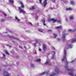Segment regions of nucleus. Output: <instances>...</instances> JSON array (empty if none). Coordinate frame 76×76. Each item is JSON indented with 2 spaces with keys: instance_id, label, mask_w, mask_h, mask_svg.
I'll return each instance as SVG.
<instances>
[{
  "instance_id": "nucleus-1",
  "label": "nucleus",
  "mask_w": 76,
  "mask_h": 76,
  "mask_svg": "<svg viewBox=\"0 0 76 76\" xmlns=\"http://www.w3.org/2000/svg\"><path fill=\"white\" fill-rule=\"evenodd\" d=\"M66 49H64L63 58L62 59V61H64V60L65 63V67L68 71V74L71 76H73L74 75L73 74V72L74 71V69H68V62L66 59Z\"/></svg>"
},
{
  "instance_id": "nucleus-2",
  "label": "nucleus",
  "mask_w": 76,
  "mask_h": 76,
  "mask_svg": "<svg viewBox=\"0 0 76 76\" xmlns=\"http://www.w3.org/2000/svg\"><path fill=\"white\" fill-rule=\"evenodd\" d=\"M18 3L21 5V7H18V9L20 11V12L22 13H23V14L26 13L25 11L23 10V8L24 7V6L22 2H18Z\"/></svg>"
},
{
  "instance_id": "nucleus-3",
  "label": "nucleus",
  "mask_w": 76,
  "mask_h": 76,
  "mask_svg": "<svg viewBox=\"0 0 76 76\" xmlns=\"http://www.w3.org/2000/svg\"><path fill=\"white\" fill-rule=\"evenodd\" d=\"M54 71L56 72V73H54L52 74L50 76H56L57 74H58L59 73H61V72L60 71L58 67H56V68L54 69Z\"/></svg>"
},
{
  "instance_id": "nucleus-4",
  "label": "nucleus",
  "mask_w": 76,
  "mask_h": 76,
  "mask_svg": "<svg viewBox=\"0 0 76 76\" xmlns=\"http://www.w3.org/2000/svg\"><path fill=\"white\" fill-rule=\"evenodd\" d=\"M52 21H53V22H56L57 21L59 23H60L61 22L60 20H56L54 19L49 18V19H48V22H50Z\"/></svg>"
},
{
  "instance_id": "nucleus-5",
  "label": "nucleus",
  "mask_w": 76,
  "mask_h": 76,
  "mask_svg": "<svg viewBox=\"0 0 76 76\" xmlns=\"http://www.w3.org/2000/svg\"><path fill=\"white\" fill-rule=\"evenodd\" d=\"M35 41L36 42V43H33V45L35 46H36L37 43H38V44L39 45H40V43H39V42H38L39 41L38 39H35Z\"/></svg>"
},
{
  "instance_id": "nucleus-6",
  "label": "nucleus",
  "mask_w": 76,
  "mask_h": 76,
  "mask_svg": "<svg viewBox=\"0 0 76 76\" xmlns=\"http://www.w3.org/2000/svg\"><path fill=\"white\" fill-rule=\"evenodd\" d=\"M7 37L10 38H12V39H16V40H19V39L17 38V37H11V36H10V35H7Z\"/></svg>"
},
{
  "instance_id": "nucleus-7",
  "label": "nucleus",
  "mask_w": 76,
  "mask_h": 76,
  "mask_svg": "<svg viewBox=\"0 0 76 76\" xmlns=\"http://www.w3.org/2000/svg\"><path fill=\"white\" fill-rule=\"evenodd\" d=\"M67 35V34H64V33H63L62 37L63 39V41H65L66 40V39H65L66 36Z\"/></svg>"
},
{
  "instance_id": "nucleus-8",
  "label": "nucleus",
  "mask_w": 76,
  "mask_h": 76,
  "mask_svg": "<svg viewBox=\"0 0 76 76\" xmlns=\"http://www.w3.org/2000/svg\"><path fill=\"white\" fill-rule=\"evenodd\" d=\"M48 72H46V71H45V72H43L42 73H41L39 74L38 75V76H42V75H44L45 74H48Z\"/></svg>"
},
{
  "instance_id": "nucleus-9",
  "label": "nucleus",
  "mask_w": 76,
  "mask_h": 76,
  "mask_svg": "<svg viewBox=\"0 0 76 76\" xmlns=\"http://www.w3.org/2000/svg\"><path fill=\"white\" fill-rule=\"evenodd\" d=\"M3 75L4 76H10V74H9V73L7 71H4V72Z\"/></svg>"
},
{
  "instance_id": "nucleus-10",
  "label": "nucleus",
  "mask_w": 76,
  "mask_h": 76,
  "mask_svg": "<svg viewBox=\"0 0 76 76\" xmlns=\"http://www.w3.org/2000/svg\"><path fill=\"white\" fill-rule=\"evenodd\" d=\"M45 64H48V65H51V63H50V61L48 60L47 59L45 62Z\"/></svg>"
},
{
  "instance_id": "nucleus-11",
  "label": "nucleus",
  "mask_w": 76,
  "mask_h": 76,
  "mask_svg": "<svg viewBox=\"0 0 76 76\" xmlns=\"http://www.w3.org/2000/svg\"><path fill=\"white\" fill-rule=\"evenodd\" d=\"M47 0H45L43 2V6L44 7H45L46 6V4H47Z\"/></svg>"
},
{
  "instance_id": "nucleus-12",
  "label": "nucleus",
  "mask_w": 76,
  "mask_h": 76,
  "mask_svg": "<svg viewBox=\"0 0 76 76\" xmlns=\"http://www.w3.org/2000/svg\"><path fill=\"white\" fill-rule=\"evenodd\" d=\"M52 54H53V55L52 57V59H53V58H54V57L55 56V54L56 53V52H52Z\"/></svg>"
},
{
  "instance_id": "nucleus-13",
  "label": "nucleus",
  "mask_w": 76,
  "mask_h": 76,
  "mask_svg": "<svg viewBox=\"0 0 76 76\" xmlns=\"http://www.w3.org/2000/svg\"><path fill=\"white\" fill-rule=\"evenodd\" d=\"M73 45H69L68 47H67V49L72 48V47Z\"/></svg>"
},
{
  "instance_id": "nucleus-14",
  "label": "nucleus",
  "mask_w": 76,
  "mask_h": 76,
  "mask_svg": "<svg viewBox=\"0 0 76 76\" xmlns=\"http://www.w3.org/2000/svg\"><path fill=\"white\" fill-rule=\"evenodd\" d=\"M14 2V0H9V3H12V4H13Z\"/></svg>"
},
{
  "instance_id": "nucleus-15",
  "label": "nucleus",
  "mask_w": 76,
  "mask_h": 76,
  "mask_svg": "<svg viewBox=\"0 0 76 76\" xmlns=\"http://www.w3.org/2000/svg\"><path fill=\"white\" fill-rule=\"evenodd\" d=\"M43 50H45L46 49V46L45 45H43Z\"/></svg>"
},
{
  "instance_id": "nucleus-16",
  "label": "nucleus",
  "mask_w": 76,
  "mask_h": 76,
  "mask_svg": "<svg viewBox=\"0 0 76 76\" xmlns=\"http://www.w3.org/2000/svg\"><path fill=\"white\" fill-rule=\"evenodd\" d=\"M15 18L17 20V21L18 22H20V19H18V18L17 17H15Z\"/></svg>"
},
{
  "instance_id": "nucleus-17",
  "label": "nucleus",
  "mask_w": 76,
  "mask_h": 76,
  "mask_svg": "<svg viewBox=\"0 0 76 76\" xmlns=\"http://www.w3.org/2000/svg\"><path fill=\"white\" fill-rule=\"evenodd\" d=\"M76 41V39H72V40L71 41V42L72 43H74V42H75Z\"/></svg>"
},
{
  "instance_id": "nucleus-18",
  "label": "nucleus",
  "mask_w": 76,
  "mask_h": 76,
  "mask_svg": "<svg viewBox=\"0 0 76 76\" xmlns=\"http://www.w3.org/2000/svg\"><path fill=\"white\" fill-rule=\"evenodd\" d=\"M62 26H57V27H56L55 28H58L59 29H62Z\"/></svg>"
},
{
  "instance_id": "nucleus-19",
  "label": "nucleus",
  "mask_w": 76,
  "mask_h": 76,
  "mask_svg": "<svg viewBox=\"0 0 76 76\" xmlns=\"http://www.w3.org/2000/svg\"><path fill=\"white\" fill-rule=\"evenodd\" d=\"M42 21L43 22V24L45 26V20H44V19H42Z\"/></svg>"
},
{
  "instance_id": "nucleus-20",
  "label": "nucleus",
  "mask_w": 76,
  "mask_h": 76,
  "mask_svg": "<svg viewBox=\"0 0 76 76\" xmlns=\"http://www.w3.org/2000/svg\"><path fill=\"white\" fill-rule=\"evenodd\" d=\"M72 10V9L71 7H69V8H67L66 9V10Z\"/></svg>"
},
{
  "instance_id": "nucleus-21",
  "label": "nucleus",
  "mask_w": 76,
  "mask_h": 76,
  "mask_svg": "<svg viewBox=\"0 0 76 76\" xmlns=\"http://www.w3.org/2000/svg\"><path fill=\"white\" fill-rule=\"evenodd\" d=\"M30 65H31V67H34V64H31Z\"/></svg>"
},
{
  "instance_id": "nucleus-22",
  "label": "nucleus",
  "mask_w": 76,
  "mask_h": 76,
  "mask_svg": "<svg viewBox=\"0 0 76 76\" xmlns=\"http://www.w3.org/2000/svg\"><path fill=\"white\" fill-rule=\"evenodd\" d=\"M6 30L7 31H8L9 32H11V33H12V31H9L8 28H6Z\"/></svg>"
},
{
  "instance_id": "nucleus-23",
  "label": "nucleus",
  "mask_w": 76,
  "mask_h": 76,
  "mask_svg": "<svg viewBox=\"0 0 76 76\" xmlns=\"http://www.w3.org/2000/svg\"><path fill=\"white\" fill-rule=\"evenodd\" d=\"M41 59H37V60H36L35 61L37 62H39L40 61Z\"/></svg>"
},
{
  "instance_id": "nucleus-24",
  "label": "nucleus",
  "mask_w": 76,
  "mask_h": 76,
  "mask_svg": "<svg viewBox=\"0 0 76 76\" xmlns=\"http://www.w3.org/2000/svg\"><path fill=\"white\" fill-rule=\"evenodd\" d=\"M53 35L54 37V38H56L57 37V35H56V34H53Z\"/></svg>"
},
{
  "instance_id": "nucleus-25",
  "label": "nucleus",
  "mask_w": 76,
  "mask_h": 76,
  "mask_svg": "<svg viewBox=\"0 0 76 76\" xmlns=\"http://www.w3.org/2000/svg\"><path fill=\"white\" fill-rule=\"evenodd\" d=\"M70 3L71 4H75L74 2H73V1H71L70 2Z\"/></svg>"
},
{
  "instance_id": "nucleus-26",
  "label": "nucleus",
  "mask_w": 76,
  "mask_h": 76,
  "mask_svg": "<svg viewBox=\"0 0 76 76\" xmlns=\"http://www.w3.org/2000/svg\"><path fill=\"white\" fill-rule=\"evenodd\" d=\"M69 19L71 20L74 19V18H73V16H71V17H69Z\"/></svg>"
},
{
  "instance_id": "nucleus-27",
  "label": "nucleus",
  "mask_w": 76,
  "mask_h": 76,
  "mask_svg": "<svg viewBox=\"0 0 76 76\" xmlns=\"http://www.w3.org/2000/svg\"><path fill=\"white\" fill-rule=\"evenodd\" d=\"M3 58H4V59H5V57L6 56V55H5L3 53Z\"/></svg>"
},
{
  "instance_id": "nucleus-28",
  "label": "nucleus",
  "mask_w": 76,
  "mask_h": 76,
  "mask_svg": "<svg viewBox=\"0 0 76 76\" xmlns=\"http://www.w3.org/2000/svg\"><path fill=\"white\" fill-rule=\"evenodd\" d=\"M38 31H39V32H43L42 29H39Z\"/></svg>"
},
{
  "instance_id": "nucleus-29",
  "label": "nucleus",
  "mask_w": 76,
  "mask_h": 76,
  "mask_svg": "<svg viewBox=\"0 0 76 76\" xmlns=\"http://www.w3.org/2000/svg\"><path fill=\"white\" fill-rule=\"evenodd\" d=\"M5 19H2V20H1V22H4L5 21Z\"/></svg>"
},
{
  "instance_id": "nucleus-30",
  "label": "nucleus",
  "mask_w": 76,
  "mask_h": 76,
  "mask_svg": "<svg viewBox=\"0 0 76 76\" xmlns=\"http://www.w3.org/2000/svg\"><path fill=\"white\" fill-rule=\"evenodd\" d=\"M63 0V1H64V2H65V3H67V1H66V0Z\"/></svg>"
},
{
  "instance_id": "nucleus-31",
  "label": "nucleus",
  "mask_w": 76,
  "mask_h": 76,
  "mask_svg": "<svg viewBox=\"0 0 76 76\" xmlns=\"http://www.w3.org/2000/svg\"><path fill=\"white\" fill-rule=\"evenodd\" d=\"M34 6H32L30 8V9H34Z\"/></svg>"
},
{
  "instance_id": "nucleus-32",
  "label": "nucleus",
  "mask_w": 76,
  "mask_h": 76,
  "mask_svg": "<svg viewBox=\"0 0 76 76\" xmlns=\"http://www.w3.org/2000/svg\"><path fill=\"white\" fill-rule=\"evenodd\" d=\"M6 54H7V55H9V53L8 52H7V51H6Z\"/></svg>"
},
{
  "instance_id": "nucleus-33",
  "label": "nucleus",
  "mask_w": 76,
  "mask_h": 76,
  "mask_svg": "<svg viewBox=\"0 0 76 76\" xmlns=\"http://www.w3.org/2000/svg\"><path fill=\"white\" fill-rule=\"evenodd\" d=\"M3 14L4 16H5V17H6L7 16L6 14V13H3Z\"/></svg>"
},
{
  "instance_id": "nucleus-34",
  "label": "nucleus",
  "mask_w": 76,
  "mask_h": 76,
  "mask_svg": "<svg viewBox=\"0 0 76 76\" xmlns=\"http://www.w3.org/2000/svg\"><path fill=\"white\" fill-rule=\"evenodd\" d=\"M57 40L58 41H60V39H59V38H58V39H57Z\"/></svg>"
},
{
  "instance_id": "nucleus-35",
  "label": "nucleus",
  "mask_w": 76,
  "mask_h": 76,
  "mask_svg": "<svg viewBox=\"0 0 76 76\" xmlns=\"http://www.w3.org/2000/svg\"><path fill=\"white\" fill-rule=\"evenodd\" d=\"M75 60H73L71 62V63H74V62H75Z\"/></svg>"
},
{
  "instance_id": "nucleus-36",
  "label": "nucleus",
  "mask_w": 76,
  "mask_h": 76,
  "mask_svg": "<svg viewBox=\"0 0 76 76\" xmlns=\"http://www.w3.org/2000/svg\"><path fill=\"white\" fill-rule=\"evenodd\" d=\"M48 31L49 32H52V30L51 29L48 30Z\"/></svg>"
},
{
  "instance_id": "nucleus-37",
  "label": "nucleus",
  "mask_w": 76,
  "mask_h": 76,
  "mask_svg": "<svg viewBox=\"0 0 76 76\" xmlns=\"http://www.w3.org/2000/svg\"><path fill=\"white\" fill-rule=\"evenodd\" d=\"M38 18V16H35L36 19H37V18Z\"/></svg>"
},
{
  "instance_id": "nucleus-38",
  "label": "nucleus",
  "mask_w": 76,
  "mask_h": 76,
  "mask_svg": "<svg viewBox=\"0 0 76 76\" xmlns=\"http://www.w3.org/2000/svg\"><path fill=\"white\" fill-rule=\"evenodd\" d=\"M41 50H42L41 49H40V48H39V51H41Z\"/></svg>"
},
{
  "instance_id": "nucleus-39",
  "label": "nucleus",
  "mask_w": 76,
  "mask_h": 76,
  "mask_svg": "<svg viewBox=\"0 0 76 76\" xmlns=\"http://www.w3.org/2000/svg\"><path fill=\"white\" fill-rule=\"evenodd\" d=\"M40 3H42V0H39Z\"/></svg>"
},
{
  "instance_id": "nucleus-40",
  "label": "nucleus",
  "mask_w": 76,
  "mask_h": 76,
  "mask_svg": "<svg viewBox=\"0 0 76 76\" xmlns=\"http://www.w3.org/2000/svg\"><path fill=\"white\" fill-rule=\"evenodd\" d=\"M53 2H55V0H51Z\"/></svg>"
},
{
  "instance_id": "nucleus-41",
  "label": "nucleus",
  "mask_w": 76,
  "mask_h": 76,
  "mask_svg": "<svg viewBox=\"0 0 76 76\" xmlns=\"http://www.w3.org/2000/svg\"><path fill=\"white\" fill-rule=\"evenodd\" d=\"M19 47L20 48H22V46H19Z\"/></svg>"
},
{
  "instance_id": "nucleus-42",
  "label": "nucleus",
  "mask_w": 76,
  "mask_h": 76,
  "mask_svg": "<svg viewBox=\"0 0 76 76\" xmlns=\"http://www.w3.org/2000/svg\"><path fill=\"white\" fill-rule=\"evenodd\" d=\"M52 49H55V48H54V47H52Z\"/></svg>"
},
{
  "instance_id": "nucleus-43",
  "label": "nucleus",
  "mask_w": 76,
  "mask_h": 76,
  "mask_svg": "<svg viewBox=\"0 0 76 76\" xmlns=\"http://www.w3.org/2000/svg\"><path fill=\"white\" fill-rule=\"evenodd\" d=\"M26 32H29V31H28V30L26 31Z\"/></svg>"
},
{
  "instance_id": "nucleus-44",
  "label": "nucleus",
  "mask_w": 76,
  "mask_h": 76,
  "mask_svg": "<svg viewBox=\"0 0 76 76\" xmlns=\"http://www.w3.org/2000/svg\"><path fill=\"white\" fill-rule=\"evenodd\" d=\"M65 20H66V21H67V19L66 18H65Z\"/></svg>"
},
{
  "instance_id": "nucleus-45",
  "label": "nucleus",
  "mask_w": 76,
  "mask_h": 76,
  "mask_svg": "<svg viewBox=\"0 0 76 76\" xmlns=\"http://www.w3.org/2000/svg\"><path fill=\"white\" fill-rule=\"evenodd\" d=\"M8 45L9 47H11V46H10V45Z\"/></svg>"
},
{
  "instance_id": "nucleus-46",
  "label": "nucleus",
  "mask_w": 76,
  "mask_h": 76,
  "mask_svg": "<svg viewBox=\"0 0 76 76\" xmlns=\"http://www.w3.org/2000/svg\"><path fill=\"white\" fill-rule=\"evenodd\" d=\"M2 12V13H3V12H2V11H1V12Z\"/></svg>"
},
{
  "instance_id": "nucleus-47",
  "label": "nucleus",
  "mask_w": 76,
  "mask_h": 76,
  "mask_svg": "<svg viewBox=\"0 0 76 76\" xmlns=\"http://www.w3.org/2000/svg\"><path fill=\"white\" fill-rule=\"evenodd\" d=\"M4 33H5V34H7V32H4Z\"/></svg>"
},
{
  "instance_id": "nucleus-48",
  "label": "nucleus",
  "mask_w": 76,
  "mask_h": 76,
  "mask_svg": "<svg viewBox=\"0 0 76 76\" xmlns=\"http://www.w3.org/2000/svg\"><path fill=\"white\" fill-rule=\"evenodd\" d=\"M35 54H37V53L36 52H35Z\"/></svg>"
},
{
  "instance_id": "nucleus-49",
  "label": "nucleus",
  "mask_w": 76,
  "mask_h": 76,
  "mask_svg": "<svg viewBox=\"0 0 76 76\" xmlns=\"http://www.w3.org/2000/svg\"><path fill=\"white\" fill-rule=\"evenodd\" d=\"M50 9H53V8H50Z\"/></svg>"
},
{
  "instance_id": "nucleus-50",
  "label": "nucleus",
  "mask_w": 76,
  "mask_h": 76,
  "mask_svg": "<svg viewBox=\"0 0 76 76\" xmlns=\"http://www.w3.org/2000/svg\"><path fill=\"white\" fill-rule=\"evenodd\" d=\"M24 48H25V49H26V48L25 46H24Z\"/></svg>"
},
{
  "instance_id": "nucleus-51",
  "label": "nucleus",
  "mask_w": 76,
  "mask_h": 76,
  "mask_svg": "<svg viewBox=\"0 0 76 76\" xmlns=\"http://www.w3.org/2000/svg\"><path fill=\"white\" fill-rule=\"evenodd\" d=\"M8 11H9V12H10V10H8Z\"/></svg>"
},
{
  "instance_id": "nucleus-52",
  "label": "nucleus",
  "mask_w": 76,
  "mask_h": 76,
  "mask_svg": "<svg viewBox=\"0 0 76 76\" xmlns=\"http://www.w3.org/2000/svg\"><path fill=\"white\" fill-rule=\"evenodd\" d=\"M30 24H31V25H32V23H30Z\"/></svg>"
},
{
  "instance_id": "nucleus-53",
  "label": "nucleus",
  "mask_w": 76,
  "mask_h": 76,
  "mask_svg": "<svg viewBox=\"0 0 76 76\" xmlns=\"http://www.w3.org/2000/svg\"><path fill=\"white\" fill-rule=\"evenodd\" d=\"M75 76H76V75H75Z\"/></svg>"
},
{
  "instance_id": "nucleus-54",
  "label": "nucleus",
  "mask_w": 76,
  "mask_h": 76,
  "mask_svg": "<svg viewBox=\"0 0 76 76\" xmlns=\"http://www.w3.org/2000/svg\"><path fill=\"white\" fill-rule=\"evenodd\" d=\"M18 76H19V75H18Z\"/></svg>"
}]
</instances>
